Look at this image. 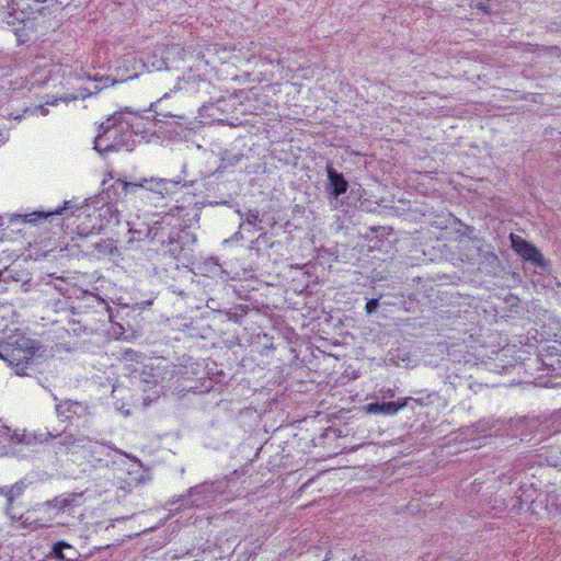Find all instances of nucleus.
I'll return each instance as SVG.
<instances>
[{"label":"nucleus","mask_w":561,"mask_h":561,"mask_svg":"<svg viewBox=\"0 0 561 561\" xmlns=\"http://www.w3.org/2000/svg\"><path fill=\"white\" fill-rule=\"evenodd\" d=\"M539 423L536 419H523V420H519L518 423H517V426H516V430L520 432V436H522V440L525 439V436H526V432L527 433H533L534 431L537 430Z\"/></svg>","instance_id":"nucleus-24"},{"label":"nucleus","mask_w":561,"mask_h":561,"mask_svg":"<svg viewBox=\"0 0 561 561\" xmlns=\"http://www.w3.org/2000/svg\"><path fill=\"white\" fill-rule=\"evenodd\" d=\"M112 118H107L106 122L102 123L99 127V134L94 139V149L100 153H110L115 151L111 137L115 134Z\"/></svg>","instance_id":"nucleus-10"},{"label":"nucleus","mask_w":561,"mask_h":561,"mask_svg":"<svg viewBox=\"0 0 561 561\" xmlns=\"http://www.w3.org/2000/svg\"><path fill=\"white\" fill-rule=\"evenodd\" d=\"M54 401H56V415L62 421L82 419L91 414V408L87 402L71 399L59 400L57 396H54Z\"/></svg>","instance_id":"nucleus-4"},{"label":"nucleus","mask_w":561,"mask_h":561,"mask_svg":"<svg viewBox=\"0 0 561 561\" xmlns=\"http://www.w3.org/2000/svg\"><path fill=\"white\" fill-rule=\"evenodd\" d=\"M75 208V205L72 204L71 201H66L64 203V206L61 208H57L55 210H49V211H33L31 214H25V215H15L16 218H20L22 219L23 222H30V224H34V222H37L38 220L41 219H46L53 215H60L62 214V211L65 210H68V209H72Z\"/></svg>","instance_id":"nucleus-17"},{"label":"nucleus","mask_w":561,"mask_h":561,"mask_svg":"<svg viewBox=\"0 0 561 561\" xmlns=\"http://www.w3.org/2000/svg\"><path fill=\"white\" fill-rule=\"evenodd\" d=\"M227 488L226 480L203 482L187 490L185 495L179 499L180 507L203 508L210 506Z\"/></svg>","instance_id":"nucleus-2"},{"label":"nucleus","mask_w":561,"mask_h":561,"mask_svg":"<svg viewBox=\"0 0 561 561\" xmlns=\"http://www.w3.org/2000/svg\"><path fill=\"white\" fill-rule=\"evenodd\" d=\"M437 398H438L437 393L432 392L424 397L412 398V402H414L415 404H417L420 407H428V405L433 404L435 399H437Z\"/></svg>","instance_id":"nucleus-25"},{"label":"nucleus","mask_w":561,"mask_h":561,"mask_svg":"<svg viewBox=\"0 0 561 561\" xmlns=\"http://www.w3.org/2000/svg\"><path fill=\"white\" fill-rule=\"evenodd\" d=\"M325 172L328 180L325 183V193L332 204L333 201H337L341 195L347 192L348 181L343 173L333 168L332 163H327Z\"/></svg>","instance_id":"nucleus-6"},{"label":"nucleus","mask_w":561,"mask_h":561,"mask_svg":"<svg viewBox=\"0 0 561 561\" xmlns=\"http://www.w3.org/2000/svg\"><path fill=\"white\" fill-rule=\"evenodd\" d=\"M473 427H474V432L484 433L491 428V425L489 424V422L480 421L477 424H474Z\"/></svg>","instance_id":"nucleus-32"},{"label":"nucleus","mask_w":561,"mask_h":561,"mask_svg":"<svg viewBox=\"0 0 561 561\" xmlns=\"http://www.w3.org/2000/svg\"><path fill=\"white\" fill-rule=\"evenodd\" d=\"M248 311V306L239 305L234 309L227 310L225 313L229 321L240 324L242 319L247 316Z\"/></svg>","instance_id":"nucleus-23"},{"label":"nucleus","mask_w":561,"mask_h":561,"mask_svg":"<svg viewBox=\"0 0 561 561\" xmlns=\"http://www.w3.org/2000/svg\"><path fill=\"white\" fill-rule=\"evenodd\" d=\"M112 123H115V134L111 137L113 146H115V151H119L122 149L131 150L129 145V140L131 138V131L125 130L123 122H119V117L112 116Z\"/></svg>","instance_id":"nucleus-15"},{"label":"nucleus","mask_w":561,"mask_h":561,"mask_svg":"<svg viewBox=\"0 0 561 561\" xmlns=\"http://www.w3.org/2000/svg\"><path fill=\"white\" fill-rule=\"evenodd\" d=\"M389 398H393L394 397V393H393V390L389 389L386 393Z\"/></svg>","instance_id":"nucleus-38"},{"label":"nucleus","mask_w":561,"mask_h":561,"mask_svg":"<svg viewBox=\"0 0 561 561\" xmlns=\"http://www.w3.org/2000/svg\"><path fill=\"white\" fill-rule=\"evenodd\" d=\"M263 238V236H260L255 240L251 242L250 250H255L256 253H259V249L256 248V244L259 243L260 239Z\"/></svg>","instance_id":"nucleus-35"},{"label":"nucleus","mask_w":561,"mask_h":561,"mask_svg":"<svg viewBox=\"0 0 561 561\" xmlns=\"http://www.w3.org/2000/svg\"><path fill=\"white\" fill-rule=\"evenodd\" d=\"M83 503V493L71 492L55 496L53 500L44 502L42 506L51 507L58 512L72 515L76 508L81 507Z\"/></svg>","instance_id":"nucleus-7"},{"label":"nucleus","mask_w":561,"mask_h":561,"mask_svg":"<svg viewBox=\"0 0 561 561\" xmlns=\"http://www.w3.org/2000/svg\"><path fill=\"white\" fill-rule=\"evenodd\" d=\"M108 194L113 195L116 204H127L136 198L146 197L141 178L137 181L118 178L108 187Z\"/></svg>","instance_id":"nucleus-3"},{"label":"nucleus","mask_w":561,"mask_h":561,"mask_svg":"<svg viewBox=\"0 0 561 561\" xmlns=\"http://www.w3.org/2000/svg\"><path fill=\"white\" fill-rule=\"evenodd\" d=\"M9 273L10 272L8 270L0 272V279L1 280L8 279L10 277Z\"/></svg>","instance_id":"nucleus-36"},{"label":"nucleus","mask_w":561,"mask_h":561,"mask_svg":"<svg viewBox=\"0 0 561 561\" xmlns=\"http://www.w3.org/2000/svg\"><path fill=\"white\" fill-rule=\"evenodd\" d=\"M0 8L3 11L2 21L8 25L15 26L30 20L31 12L25 8H20L15 0H0Z\"/></svg>","instance_id":"nucleus-8"},{"label":"nucleus","mask_w":561,"mask_h":561,"mask_svg":"<svg viewBox=\"0 0 561 561\" xmlns=\"http://www.w3.org/2000/svg\"><path fill=\"white\" fill-rule=\"evenodd\" d=\"M38 347L35 342L21 333L8 336L0 342V358L8 362L19 376H28V368L33 364Z\"/></svg>","instance_id":"nucleus-1"},{"label":"nucleus","mask_w":561,"mask_h":561,"mask_svg":"<svg viewBox=\"0 0 561 561\" xmlns=\"http://www.w3.org/2000/svg\"><path fill=\"white\" fill-rule=\"evenodd\" d=\"M14 34L16 36L18 45L24 44L28 39L24 27H14Z\"/></svg>","instance_id":"nucleus-28"},{"label":"nucleus","mask_w":561,"mask_h":561,"mask_svg":"<svg viewBox=\"0 0 561 561\" xmlns=\"http://www.w3.org/2000/svg\"><path fill=\"white\" fill-rule=\"evenodd\" d=\"M176 229L165 224V218L154 221L151 227H147V234L152 243H159L164 247L168 242V237H171Z\"/></svg>","instance_id":"nucleus-14"},{"label":"nucleus","mask_w":561,"mask_h":561,"mask_svg":"<svg viewBox=\"0 0 561 561\" xmlns=\"http://www.w3.org/2000/svg\"><path fill=\"white\" fill-rule=\"evenodd\" d=\"M129 232L133 236L131 237L133 240L140 241V240H144L145 238H149V234H147V228L144 230L129 228Z\"/></svg>","instance_id":"nucleus-27"},{"label":"nucleus","mask_w":561,"mask_h":561,"mask_svg":"<svg viewBox=\"0 0 561 561\" xmlns=\"http://www.w3.org/2000/svg\"><path fill=\"white\" fill-rule=\"evenodd\" d=\"M25 489L26 484L24 481L0 486V495L5 499L4 514L11 520H15L14 502L23 495Z\"/></svg>","instance_id":"nucleus-9"},{"label":"nucleus","mask_w":561,"mask_h":561,"mask_svg":"<svg viewBox=\"0 0 561 561\" xmlns=\"http://www.w3.org/2000/svg\"><path fill=\"white\" fill-rule=\"evenodd\" d=\"M34 439H36V436H32L25 433L18 434L16 432H12L10 427L5 426L0 420V444L8 440L12 444L31 445Z\"/></svg>","instance_id":"nucleus-18"},{"label":"nucleus","mask_w":561,"mask_h":561,"mask_svg":"<svg viewBox=\"0 0 561 561\" xmlns=\"http://www.w3.org/2000/svg\"><path fill=\"white\" fill-rule=\"evenodd\" d=\"M331 556H332V552L331 551H328L323 561H329L331 559Z\"/></svg>","instance_id":"nucleus-37"},{"label":"nucleus","mask_w":561,"mask_h":561,"mask_svg":"<svg viewBox=\"0 0 561 561\" xmlns=\"http://www.w3.org/2000/svg\"><path fill=\"white\" fill-rule=\"evenodd\" d=\"M142 184L145 188L146 197L149 193H154L161 197H165L171 194L173 190L178 186V182L167 180V179H156V178H141Z\"/></svg>","instance_id":"nucleus-11"},{"label":"nucleus","mask_w":561,"mask_h":561,"mask_svg":"<svg viewBox=\"0 0 561 561\" xmlns=\"http://www.w3.org/2000/svg\"><path fill=\"white\" fill-rule=\"evenodd\" d=\"M242 158H243L242 153H236V154H231V156H225L222 158V161H227V163L230 165H236L240 162V160Z\"/></svg>","instance_id":"nucleus-31"},{"label":"nucleus","mask_w":561,"mask_h":561,"mask_svg":"<svg viewBox=\"0 0 561 561\" xmlns=\"http://www.w3.org/2000/svg\"><path fill=\"white\" fill-rule=\"evenodd\" d=\"M92 247L98 257L114 256L119 254L115 241L111 238L101 239L98 242L92 243Z\"/></svg>","instance_id":"nucleus-19"},{"label":"nucleus","mask_w":561,"mask_h":561,"mask_svg":"<svg viewBox=\"0 0 561 561\" xmlns=\"http://www.w3.org/2000/svg\"><path fill=\"white\" fill-rule=\"evenodd\" d=\"M77 443V439L72 435H64L60 437L59 444L65 446L67 449L73 447Z\"/></svg>","instance_id":"nucleus-29"},{"label":"nucleus","mask_w":561,"mask_h":561,"mask_svg":"<svg viewBox=\"0 0 561 561\" xmlns=\"http://www.w3.org/2000/svg\"><path fill=\"white\" fill-rule=\"evenodd\" d=\"M165 252L169 253L173 257H179L181 252L183 251L182 243L180 241V233L178 230L173 232L171 237H168V242L164 245Z\"/></svg>","instance_id":"nucleus-21"},{"label":"nucleus","mask_w":561,"mask_h":561,"mask_svg":"<svg viewBox=\"0 0 561 561\" xmlns=\"http://www.w3.org/2000/svg\"><path fill=\"white\" fill-rule=\"evenodd\" d=\"M367 412L373 414L396 415L398 408L393 401L371 402L366 407Z\"/></svg>","instance_id":"nucleus-20"},{"label":"nucleus","mask_w":561,"mask_h":561,"mask_svg":"<svg viewBox=\"0 0 561 561\" xmlns=\"http://www.w3.org/2000/svg\"><path fill=\"white\" fill-rule=\"evenodd\" d=\"M378 307H379V299L373 298L366 302L365 310L368 314H371L377 311Z\"/></svg>","instance_id":"nucleus-30"},{"label":"nucleus","mask_w":561,"mask_h":561,"mask_svg":"<svg viewBox=\"0 0 561 561\" xmlns=\"http://www.w3.org/2000/svg\"><path fill=\"white\" fill-rule=\"evenodd\" d=\"M261 221L260 220V211L256 210V209H250L248 213H247V217L243 221V224L241 225V227L244 225V224H248L250 226H253L255 227L256 224Z\"/></svg>","instance_id":"nucleus-26"},{"label":"nucleus","mask_w":561,"mask_h":561,"mask_svg":"<svg viewBox=\"0 0 561 561\" xmlns=\"http://www.w3.org/2000/svg\"><path fill=\"white\" fill-rule=\"evenodd\" d=\"M41 507H43L42 504L37 505L36 507H32L22 514L18 515L15 513V520L12 522L19 523L22 528L27 529L30 531H35L41 528L47 527V522L36 516V513Z\"/></svg>","instance_id":"nucleus-13"},{"label":"nucleus","mask_w":561,"mask_h":561,"mask_svg":"<svg viewBox=\"0 0 561 561\" xmlns=\"http://www.w3.org/2000/svg\"><path fill=\"white\" fill-rule=\"evenodd\" d=\"M48 436H51L50 432H47V433H46V436H45V438H44V439H47V437H48Z\"/></svg>","instance_id":"nucleus-40"},{"label":"nucleus","mask_w":561,"mask_h":561,"mask_svg":"<svg viewBox=\"0 0 561 561\" xmlns=\"http://www.w3.org/2000/svg\"><path fill=\"white\" fill-rule=\"evenodd\" d=\"M50 556L59 561H77L79 551L66 541H57L53 545Z\"/></svg>","instance_id":"nucleus-16"},{"label":"nucleus","mask_w":561,"mask_h":561,"mask_svg":"<svg viewBox=\"0 0 561 561\" xmlns=\"http://www.w3.org/2000/svg\"><path fill=\"white\" fill-rule=\"evenodd\" d=\"M410 401H412V398L411 397H407V398H400V399H398L397 401H393V402H394V405L398 408V412H399L403 408L408 407Z\"/></svg>","instance_id":"nucleus-33"},{"label":"nucleus","mask_w":561,"mask_h":561,"mask_svg":"<svg viewBox=\"0 0 561 561\" xmlns=\"http://www.w3.org/2000/svg\"><path fill=\"white\" fill-rule=\"evenodd\" d=\"M101 81L104 82L103 87L113 85L117 82V80L111 79L110 77L102 78Z\"/></svg>","instance_id":"nucleus-34"},{"label":"nucleus","mask_w":561,"mask_h":561,"mask_svg":"<svg viewBox=\"0 0 561 561\" xmlns=\"http://www.w3.org/2000/svg\"><path fill=\"white\" fill-rule=\"evenodd\" d=\"M41 112L43 115H46L48 113V110L45 108L44 106H41Z\"/></svg>","instance_id":"nucleus-39"},{"label":"nucleus","mask_w":561,"mask_h":561,"mask_svg":"<svg viewBox=\"0 0 561 561\" xmlns=\"http://www.w3.org/2000/svg\"><path fill=\"white\" fill-rule=\"evenodd\" d=\"M198 274L210 277L227 279L228 272L219 264L218 259L210 256L195 264Z\"/></svg>","instance_id":"nucleus-12"},{"label":"nucleus","mask_w":561,"mask_h":561,"mask_svg":"<svg viewBox=\"0 0 561 561\" xmlns=\"http://www.w3.org/2000/svg\"><path fill=\"white\" fill-rule=\"evenodd\" d=\"M512 248L519 254L524 260L531 262L538 267L546 268L547 261L545 260L541 252L531 243L526 241L519 236L511 234Z\"/></svg>","instance_id":"nucleus-5"},{"label":"nucleus","mask_w":561,"mask_h":561,"mask_svg":"<svg viewBox=\"0 0 561 561\" xmlns=\"http://www.w3.org/2000/svg\"><path fill=\"white\" fill-rule=\"evenodd\" d=\"M119 213L121 210L117 208V204H107L102 207L100 210V217L105 219L106 221H114L116 225L119 222Z\"/></svg>","instance_id":"nucleus-22"}]
</instances>
